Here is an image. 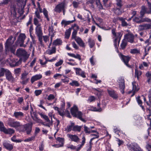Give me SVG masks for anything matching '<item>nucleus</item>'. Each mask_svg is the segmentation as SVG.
Returning <instances> with one entry per match:
<instances>
[{
  "mask_svg": "<svg viewBox=\"0 0 151 151\" xmlns=\"http://www.w3.org/2000/svg\"><path fill=\"white\" fill-rule=\"evenodd\" d=\"M18 9H24L26 3V0H16Z\"/></svg>",
  "mask_w": 151,
  "mask_h": 151,
  "instance_id": "nucleus-14",
  "label": "nucleus"
},
{
  "mask_svg": "<svg viewBox=\"0 0 151 151\" xmlns=\"http://www.w3.org/2000/svg\"><path fill=\"white\" fill-rule=\"evenodd\" d=\"M6 70L3 68H1L0 69V77L3 76L4 73H5Z\"/></svg>",
  "mask_w": 151,
  "mask_h": 151,
  "instance_id": "nucleus-58",
  "label": "nucleus"
},
{
  "mask_svg": "<svg viewBox=\"0 0 151 151\" xmlns=\"http://www.w3.org/2000/svg\"><path fill=\"white\" fill-rule=\"evenodd\" d=\"M67 135L72 141L78 143L80 140V139L77 135L68 134Z\"/></svg>",
  "mask_w": 151,
  "mask_h": 151,
  "instance_id": "nucleus-20",
  "label": "nucleus"
},
{
  "mask_svg": "<svg viewBox=\"0 0 151 151\" xmlns=\"http://www.w3.org/2000/svg\"><path fill=\"white\" fill-rule=\"evenodd\" d=\"M116 5L118 7H121L122 6V0H116Z\"/></svg>",
  "mask_w": 151,
  "mask_h": 151,
  "instance_id": "nucleus-54",
  "label": "nucleus"
},
{
  "mask_svg": "<svg viewBox=\"0 0 151 151\" xmlns=\"http://www.w3.org/2000/svg\"><path fill=\"white\" fill-rule=\"evenodd\" d=\"M21 71V69L20 68H17L14 70V73L16 75L19 74Z\"/></svg>",
  "mask_w": 151,
  "mask_h": 151,
  "instance_id": "nucleus-62",
  "label": "nucleus"
},
{
  "mask_svg": "<svg viewBox=\"0 0 151 151\" xmlns=\"http://www.w3.org/2000/svg\"><path fill=\"white\" fill-rule=\"evenodd\" d=\"M82 126L75 125L74 123L71 122L70 125H68L65 129V130L68 132H69L72 130L74 132H80L81 131Z\"/></svg>",
  "mask_w": 151,
  "mask_h": 151,
  "instance_id": "nucleus-5",
  "label": "nucleus"
},
{
  "mask_svg": "<svg viewBox=\"0 0 151 151\" xmlns=\"http://www.w3.org/2000/svg\"><path fill=\"white\" fill-rule=\"evenodd\" d=\"M84 131L86 133H91V129L89 128H88L85 125L84 126Z\"/></svg>",
  "mask_w": 151,
  "mask_h": 151,
  "instance_id": "nucleus-49",
  "label": "nucleus"
},
{
  "mask_svg": "<svg viewBox=\"0 0 151 151\" xmlns=\"http://www.w3.org/2000/svg\"><path fill=\"white\" fill-rule=\"evenodd\" d=\"M77 43L81 47H85L84 43L83 42L81 39L79 37L75 38V40Z\"/></svg>",
  "mask_w": 151,
  "mask_h": 151,
  "instance_id": "nucleus-24",
  "label": "nucleus"
},
{
  "mask_svg": "<svg viewBox=\"0 0 151 151\" xmlns=\"http://www.w3.org/2000/svg\"><path fill=\"white\" fill-rule=\"evenodd\" d=\"M35 139V136H33L31 137H29L27 139H25L24 141L25 142H29L30 141L34 140Z\"/></svg>",
  "mask_w": 151,
  "mask_h": 151,
  "instance_id": "nucleus-46",
  "label": "nucleus"
},
{
  "mask_svg": "<svg viewBox=\"0 0 151 151\" xmlns=\"http://www.w3.org/2000/svg\"><path fill=\"white\" fill-rule=\"evenodd\" d=\"M8 125L11 127L16 128L18 127H21V125L19 122L15 121L14 120L10 119L9 120L8 122Z\"/></svg>",
  "mask_w": 151,
  "mask_h": 151,
  "instance_id": "nucleus-13",
  "label": "nucleus"
},
{
  "mask_svg": "<svg viewBox=\"0 0 151 151\" xmlns=\"http://www.w3.org/2000/svg\"><path fill=\"white\" fill-rule=\"evenodd\" d=\"M76 74L78 75H80L81 74L82 70L80 68H75Z\"/></svg>",
  "mask_w": 151,
  "mask_h": 151,
  "instance_id": "nucleus-59",
  "label": "nucleus"
},
{
  "mask_svg": "<svg viewBox=\"0 0 151 151\" xmlns=\"http://www.w3.org/2000/svg\"><path fill=\"white\" fill-rule=\"evenodd\" d=\"M56 125L55 128L56 129V132L55 133V134L59 131V127H58V126L60 123V121L59 120L56 119Z\"/></svg>",
  "mask_w": 151,
  "mask_h": 151,
  "instance_id": "nucleus-53",
  "label": "nucleus"
},
{
  "mask_svg": "<svg viewBox=\"0 0 151 151\" xmlns=\"http://www.w3.org/2000/svg\"><path fill=\"white\" fill-rule=\"evenodd\" d=\"M26 37V36L25 34L21 33L18 36L17 42L16 43V45L19 44L20 47H26L27 46L26 45L23 44Z\"/></svg>",
  "mask_w": 151,
  "mask_h": 151,
  "instance_id": "nucleus-7",
  "label": "nucleus"
},
{
  "mask_svg": "<svg viewBox=\"0 0 151 151\" xmlns=\"http://www.w3.org/2000/svg\"><path fill=\"white\" fill-rule=\"evenodd\" d=\"M107 91L109 96L114 99H117L118 98V94L114 90L107 89Z\"/></svg>",
  "mask_w": 151,
  "mask_h": 151,
  "instance_id": "nucleus-16",
  "label": "nucleus"
},
{
  "mask_svg": "<svg viewBox=\"0 0 151 151\" xmlns=\"http://www.w3.org/2000/svg\"><path fill=\"white\" fill-rule=\"evenodd\" d=\"M24 10H11L12 14L17 18H19L24 14Z\"/></svg>",
  "mask_w": 151,
  "mask_h": 151,
  "instance_id": "nucleus-17",
  "label": "nucleus"
},
{
  "mask_svg": "<svg viewBox=\"0 0 151 151\" xmlns=\"http://www.w3.org/2000/svg\"><path fill=\"white\" fill-rule=\"evenodd\" d=\"M43 12L44 15L45 16V17L47 18V20L48 21H49L50 20V19L48 18V12H47V10H43Z\"/></svg>",
  "mask_w": 151,
  "mask_h": 151,
  "instance_id": "nucleus-55",
  "label": "nucleus"
},
{
  "mask_svg": "<svg viewBox=\"0 0 151 151\" xmlns=\"http://www.w3.org/2000/svg\"><path fill=\"white\" fill-rule=\"evenodd\" d=\"M36 42L33 41H31L30 42L29 48L30 50H32L33 51H34V49L33 47L35 45Z\"/></svg>",
  "mask_w": 151,
  "mask_h": 151,
  "instance_id": "nucleus-45",
  "label": "nucleus"
},
{
  "mask_svg": "<svg viewBox=\"0 0 151 151\" xmlns=\"http://www.w3.org/2000/svg\"><path fill=\"white\" fill-rule=\"evenodd\" d=\"M97 106L98 109H97L96 108H95L94 109L93 111H102V109L100 107V104H98Z\"/></svg>",
  "mask_w": 151,
  "mask_h": 151,
  "instance_id": "nucleus-61",
  "label": "nucleus"
},
{
  "mask_svg": "<svg viewBox=\"0 0 151 151\" xmlns=\"http://www.w3.org/2000/svg\"><path fill=\"white\" fill-rule=\"evenodd\" d=\"M30 114L31 117L34 120L37 122H39L40 119H38L36 113L34 111L32 107L31 109Z\"/></svg>",
  "mask_w": 151,
  "mask_h": 151,
  "instance_id": "nucleus-19",
  "label": "nucleus"
},
{
  "mask_svg": "<svg viewBox=\"0 0 151 151\" xmlns=\"http://www.w3.org/2000/svg\"><path fill=\"white\" fill-rule=\"evenodd\" d=\"M57 140L60 143L59 145H58V146L57 147H62L63 146V144L64 143V139L60 137H58L57 138Z\"/></svg>",
  "mask_w": 151,
  "mask_h": 151,
  "instance_id": "nucleus-32",
  "label": "nucleus"
},
{
  "mask_svg": "<svg viewBox=\"0 0 151 151\" xmlns=\"http://www.w3.org/2000/svg\"><path fill=\"white\" fill-rule=\"evenodd\" d=\"M32 124H27L24 125H22L20 128L21 130L23 132L26 131L27 134H29L32 131Z\"/></svg>",
  "mask_w": 151,
  "mask_h": 151,
  "instance_id": "nucleus-9",
  "label": "nucleus"
},
{
  "mask_svg": "<svg viewBox=\"0 0 151 151\" xmlns=\"http://www.w3.org/2000/svg\"><path fill=\"white\" fill-rule=\"evenodd\" d=\"M13 61L12 63L10 64V65L12 67H15L18 66L21 63V62L22 61L20 59L17 61V60H15V59H13Z\"/></svg>",
  "mask_w": 151,
  "mask_h": 151,
  "instance_id": "nucleus-25",
  "label": "nucleus"
},
{
  "mask_svg": "<svg viewBox=\"0 0 151 151\" xmlns=\"http://www.w3.org/2000/svg\"><path fill=\"white\" fill-rule=\"evenodd\" d=\"M56 52V48L55 47H53L52 49L47 51V53L49 55H51L52 54L55 53Z\"/></svg>",
  "mask_w": 151,
  "mask_h": 151,
  "instance_id": "nucleus-40",
  "label": "nucleus"
},
{
  "mask_svg": "<svg viewBox=\"0 0 151 151\" xmlns=\"http://www.w3.org/2000/svg\"><path fill=\"white\" fill-rule=\"evenodd\" d=\"M93 90L96 91V94L97 95L100 96L101 95V93L103 92V91L100 89L99 88L97 89L96 88H93Z\"/></svg>",
  "mask_w": 151,
  "mask_h": 151,
  "instance_id": "nucleus-48",
  "label": "nucleus"
},
{
  "mask_svg": "<svg viewBox=\"0 0 151 151\" xmlns=\"http://www.w3.org/2000/svg\"><path fill=\"white\" fill-rule=\"evenodd\" d=\"M14 116L17 119L21 118L24 116V114L21 111H15L14 113Z\"/></svg>",
  "mask_w": 151,
  "mask_h": 151,
  "instance_id": "nucleus-26",
  "label": "nucleus"
},
{
  "mask_svg": "<svg viewBox=\"0 0 151 151\" xmlns=\"http://www.w3.org/2000/svg\"><path fill=\"white\" fill-rule=\"evenodd\" d=\"M119 19L122 22V26L125 27L128 25V24L125 20V19L122 17L119 18Z\"/></svg>",
  "mask_w": 151,
  "mask_h": 151,
  "instance_id": "nucleus-39",
  "label": "nucleus"
},
{
  "mask_svg": "<svg viewBox=\"0 0 151 151\" xmlns=\"http://www.w3.org/2000/svg\"><path fill=\"white\" fill-rule=\"evenodd\" d=\"M42 78V76L40 74L36 75L33 76L31 79L32 83H33L35 81L40 79Z\"/></svg>",
  "mask_w": 151,
  "mask_h": 151,
  "instance_id": "nucleus-23",
  "label": "nucleus"
},
{
  "mask_svg": "<svg viewBox=\"0 0 151 151\" xmlns=\"http://www.w3.org/2000/svg\"><path fill=\"white\" fill-rule=\"evenodd\" d=\"M71 33V29H69L66 30L65 33V38L68 39Z\"/></svg>",
  "mask_w": 151,
  "mask_h": 151,
  "instance_id": "nucleus-38",
  "label": "nucleus"
},
{
  "mask_svg": "<svg viewBox=\"0 0 151 151\" xmlns=\"http://www.w3.org/2000/svg\"><path fill=\"white\" fill-rule=\"evenodd\" d=\"M35 33L37 35L41 45L44 46V45L43 43L42 40V28L40 25H38L36 26L35 29Z\"/></svg>",
  "mask_w": 151,
  "mask_h": 151,
  "instance_id": "nucleus-6",
  "label": "nucleus"
},
{
  "mask_svg": "<svg viewBox=\"0 0 151 151\" xmlns=\"http://www.w3.org/2000/svg\"><path fill=\"white\" fill-rule=\"evenodd\" d=\"M95 0H89L87 1L86 3L88 4H90L89 5V8L92 9L94 8L93 3L94 2ZM96 4L99 9H103V6L100 3L99 0H96Z\"/></svg>",
  "mask_w": 151,
  "mask_h": 151,
  "instance_id": "nucleus-8",
  "label": "nucleus"
},
{
  "mask_svg": "<svg viewBox=\"0 0 151 151\" xmlns=\"http://www.w3.org/2000/svg\"><path fill=\"white\" fill-rule=\"evenodd\" d=\"M95 98L94 96H90L88 100V101L91 102L95 100Z\"/></svg>",
  "mask_w": 151,
  "mask_h": 151,
  "instance_id": "nucleus-63",
  "label": "nucleus"
},
{
  "mask_svg": "<svg viewBox=\"0 0 151 151\" xmlns=\"http://www.w3.org/2000/svg\"><path fill=\"white\" fill-rule=\"evenodd\" d=\"M28 74V72L24 71V72L22 74V76L21 77V79L22 80H24L27 79V77Z\"/></svg>",
  "mask_w": 151,
  "mask_h": 151,
  "instance_id": "nucleus-44",
  "label": "nucleus"
},
{
  "mask_svg": "<svg viewBox=\"0 0 151 151\" xmlns=\"http://www.w3.org/2000/svg\"><path fill=\"white\" fill-rule=\"evenodd\" d=\"M55 98V97L53 94H50L48 96L47 98V99L50 101H51L52 100L54 99Z\"/></svg>",
  "mask_w": 151,
  "mask_h": 151,
  "instance_id": "nucleus-57",
  "label": "nucleus"
},
{
  "mask_svg": "<svg viewBox=\"0 0 151 151\" xmlns=\"http://www.w3.org/2000/svg\"><path fill=\"white\" fill-rule=\"evenodd\" d=\"M69 84L72 86H78L79 85V83L77 81H73L72 82L70 83Z\"/></svg>",
  "mask_w": 151,
  "mask_h": 151,
  "instance_id": "nucleus-43",
  "label": "nucleus"
},
{
  "mask_svg": "<svg viewBox=\"0 0 151 151\" xmlns=\"http://www.w3.org/2000/svg\"><path fill=\"white\" fill-rule=\"evenodd\" d=\"M77 32L76 30H74L72 32V38L73 39H75V38H76L78 37L76 36V35L77 34Z\"/></svg>",
  "mask_w": 151,
  "mask_h": 151,
  "instance_id": "nucleus-60",
  "label": "nucleus"
},
{
  "mask_svg": "<svg viewBox=\"0 0 151 151\" xmlns=\"http://www.w3.org/2000/svg\"><path fill=\"white\" fill-rule=\"evenodd\" d=\"M119 56L121 59L123 61L125 65L129 67H131V66L128 64V62L130 59V57L123 55L121 53L119 54Z\"/></svg>",
  "mask_w": 151,
  "mask_h": 151,
  "instance_id": "nucleus-15",
  "label": "nucleus"
},
{
  "mask_svg": "<svg viewBox=\"0 0 151 151\" xmlns=\"http://www.w3.org/2000/svg\"><path fill=\"white\" fill-rule=\"evenodd\" d=\"M91 137L93 136V137L91 139L89 142V148L90 149H91L92 147V140L95 138H99V135H98V133L97 134H92L91 135Z\"/></svg>",
  "mask_w": 151,
  "mask_h": 151,
  "instance_id": "nucleus-27",
  "label": "nucleus"
},
{
  "mask_svg": "<svg viewBox=\"0 0 151 151\" xmlns=\"http://www.w3.org/2000/svg\"><path fill=\"white\" fill-rule=\"evenodd\" d=\"M5 129V128L4 126L3 123L1 122H0V131L3 132Z\"/></svg>",
  "mask_w": 151,
  "mask_h": 151,
  "instance_id": "nucleus-56",
  "label": "nucleus"
},
{
  "mask_svg": "<svg viewBox=\"0 0 151 151\" xmlns=\"http://www.w3.org/2000/svg\"><path fill=\"white\" fill-rule=\"evenodd\" d=\"M39 115L40 116L41 118L43 119L46 122H50V120L49 119L48 117L42 113H39Z\"/></svg>",
  "mask_w": 151,
  "mask_h": 151,
  "instance_id": "nucleus-34",
  "label": "nucleus"
},
{
  "mask_svg": "<svg viewBox=\"0 0 151 151\" xmlns=\"http://www.w3.org/2000/svg\"><path fill=\"white\" fill-rule=\"evenodd\" d=\"M131 151H143L139 146L137 143H133L127 145Z\"/></svg>",
  "mask_w": 151,
  "mask_h": 151,
  "instance_id": "nucleus-10",
  "label": "nucleus"
},
{
  "mask_svg": "<svg viewBox=\"0 0 151 151\" xmlns=\"http://www.w3.org/2000/svg\"><path fill=\"white\" fill-rule=\"evenodd\" d=\"M146 76L147 78V82L150 83L151 82V73L149 72H147L146 74Z\"/></svg>",
  "mask_w": 151,
  "mask_h": 151,
  "instance_id": "nucleus-41",
  "label": "nucleus"
},
{
  "mask_svg": "<svg viewBox=\"0 0 151 151\" xmlns=\"http://www.w3.org/2000/svg\"><path fill=\"white\" fill-rule=\"evenodd\" d=\"M3 132L5 134H12L15 132L14 130L12 129L9 128L6 129L5 128Z\"/></svg>",
  "mask_w": 151,
  "mask_h": 151,
  "instance_id": "nucleus-30",
  "label": "nucleus"
},
{
  "mask_svg": "<svg viewBox=\"0 0 151 151\" xmlns=\"http://www.w3.org/2000/svg\"><path fill=\"white\" fill-rule=\"evenodd\" d=\"M111 32L114 36L113 38H114V42L115 47V48H117V42H118V45H119L122 35L120 32H116L115 29H114L112 30Z\"/></svg>",
  "mask_w": 151,
  "mask_h": 151,
  "instance_id": "nucleus-4",
  "label": "nucleus"
},
{
  "mask_svg": "<svg viewBox=\"0 0 151 151\" xmlns=\"http://www.w3.org/2000/svg\"><path fill=\"white\" fill-rule=\"evenodd\" d=\"M142 73L141 71L138 70L137 69H135V77H137L138 80L139 79V77L142 75Z\"/></svg>",
  "mask_w": 151,
  "mask_h": 151,
  "instance_id": "nucleus-35",
  "label": "nucleus"
},
{
  "mask_svg": "<svg viewBox=\"0 0 151 151\" xmlns=\"http://www.w3.org/2000/svg\"><path fill=\"white\" fill-rule=\"evenodd\" d=\"M145 30L149 29L151 28V24H143Z\"/></svg>",
  "mask_w": 151,
  "mask_h": 151,
  "instance_id": "nucleus-52",
  "label": "nucleus"
},
{
  "mask_svg": "<svg viewBox=\"0 0 151 151\" xmlns=\"http://www.w3.org/2000/svg\"><path fill=\"white\" fill-rule=\"evenodd\" d=\"M11 140L13 142H21V141L20 140H18L16 139V137L15 136H14L11 138Z\"/></svg>",
  "mask_w": 151,
  "mask_h": 151,
  "instance_id": "nucleus-64",
  "label": "nucleus"
},
{
  "mask_svg": "<svg viewBox=\"0 0 151 151\" xmlns=\"http://www.w3.org/2000/svg\"><path fill=\"white\" fill-rule=\"evenodd\" d=\"M74 20L71 21H66L65 20H63L61 22V24L62 25L64 24V27H65L66 25H68L70 23H73L75 20L74 17Z\"/></svg>",
  "mask_w": 151,
  "mask_h": 151,
  "instance_id": "nucleus-31",
  "label": "nucleus"
},
{
  "mask_svg": "<svg viewBox=\"0 0 151 151\" xmlns=\"http://www.w3.org/2000/svg\"><path fill=\"white\" fill-rule=\"evenodd\" d=\"M130 52L132 54H138L140 53V51L137 49H131L130 50Z\"/></svg>",
  "mask_w": 151,
  "mask_h": 151,
  "instance_id": "nucleus-36",
  "label": "nucleus"
},
{
  "mask_svg": "<svg viewBox=\"0 0 151 151\" xmlns=\"http://www.w3.org/2000/svg\"><path fill=\"white\" fill-rule=\"evenodd\" d=\"M119 86V88L121 92L123 94L124 93L125 88V83L124 78L122 77H120L117 81Z\"/></svg>",
  "mask_w": 151,
  "mask_h": 151,
  "instance_id": "nucleus-11",
  "label": "nucleus"
},
{
  "mask_svg": "<svg viewBox=\"0 0 151 151\" xmlns=\"http://www.w3.org/2000/svg\"><path fill=\"white\" fill-rule=\"evenodd\" d=\"M48 122V123L46 124H45L43 122L42 123V124L44 126H47V127H50L52 125L53 123L52 119V120H51V121H50V122Z\"/></svg>",
  "mask_w": 151,
  "mask_h": 151,
  "instance_id": "nucleus-50",
  "label": "nucleus"
},
{
  "mask_svg": "<svg viewBox=\"0 0 151 151\" xmlns=\"http://www.w3.org/2000/svg\"><path fill=\"white\" fill-rule=\"evenodd\" d=\"M83 140L82 142V144L79 145L78 146L79 147L77 149V151H78L84 145L85 142V137H83L82 138Z\"/></svg>",
  "mask_w": 151,
  "mask_h": 151,
  "instance_id": "nucleus-42",
  "label": "nucleus"
},
{
  "mask_svg": "<svg viewBox=\"0 0 151 151\" xmlns=\"http://www.w3.org/2000/svg\"><path fill=\"white\" fill-rule=\"evenodd\" d=\"M88 42L90 48H92L95 45V42L93 40L89 38L88 39Z\"/></svg>",
  "mask_w": 151,
  "mask_h": 151,
  "instance_id": "nucleus-33",
  "label": "nucleus"
},
{
  "mask_svg": "<svg viewBox=\"0 0 151 151\" xmlns=\"http://www.w3.org/2000/svg\"><path fill=\"white\" fill-rule=\"evenodd\" d=\"M90 62L92 65H94L96 63V59L93 56L89 59Z\"/></svg>",
  "mask_w": 151,
  "mask_h": 151,
  "instance_id": "nucleus-47",
  "label": "nucleus"
},
{
  "mask_svg": "<svg viewBox=\"0 0 151 151\" xmlns=\"http://www.w3.org/2000/svg\"><path fill=\"white\" fill-rule=\"evenodd\" d=\"M125 38L127 40V41L131 43L134 42V36L131 33H129L124 35Z\"/></svg>",
  "mask_w": 151,
  "mask_h": 151,
  "instance_id": "nucleus-18",
  "label": "nucleus"
},
{
  "mask_svg": "<svg viewBox=\"0 0 151 151\" xmlns=\"http://www.w3.org/2000/svg\"><path fill=\"white\" fill-rule=\"evenodd\" d=\"M127 41L125 39L123 40L120 45V49L124 50L127 45Z\"/></svg>",
  "mask_w": 151,
  "mask_h": 151,
  "instance_id": "nucleus-28",
  "label": "nucleus"
},
{
  "mask_svg": "<svg viewBox=\"0 0 151 151\" xmlns=\"http://www.w3.org/2000/svg\"><path fill=\"white\" fill-rule=\"evenodd\" d=\"M151 21V20L150 19L148 18H145L143 19L142 20H139V21H137V23H140L142 22H150Z\"/></svg>",
  "mask_w": 151,
  "mask_h": 151,
  "instance_id": "nucleus-51",
  "label": "nucleus"
},
{
  "mask_svg": "<svg viewBox=\"0 0 151 151\" xmlns=\"http://www.w3.org/2000/svg\"><path fill=\"white\" fill-rule=\"evenodd\" d=\"M5 76L6 79L9 81L11 82H14L16 81V78H14L12 76L11 72L8 70H6Z\"/></svg>",
  "mask_w": 151,
  "mask_h": 151,
  "instance_id": "nucleus-12",
  "label": "nucleus"
},
{
  "mask_svg": "<svg viewBox=\"0 0 151 151\" xmlns=\"http://www.w3.org/2000/svg\"><path fill=\"white\" fill-rule=\"evenodd\" d=\"M133 87H132V91H133V94L132 96L134 95L135 93L138 91L139 89V88L138 87H137L136 84V83L135 82H134L132 83Z\"/></svg>",
  "mask_w": 151,
  "mask_h": 151,
  "instance_id": "nucleus-29",
  "label": "nucleus"
},
{
  "mask_svg": "<svg viewBox=\"0 0 151 151\" xmlns=\"http://www.w3.org/2000/svg\"><path fill=\"white\" fill-rule=\"evenodd\" d=\"M62 43V41L60 39H57L54 41L53 44L55 45H61Z\"/></svg>",
  "mask_w": 151,
  "mask_h": 151,
  "instance_id": "nucleus-37",
  "label": "nucleus"
},
{
  "mask_svg": "<svg viewBox=\"0 0 151 151\" xmlns=\"http://www.w3.org/2000/svg\"><path fill=\"white\" fill-rule=\"evenodd\" d=\"M16 55L20 58V59L24 62H26L29 56L27 52L22 48H19L17 50Z\"/></svg>",
  "mask_w": 151,
  "mask_h": 151,
  "instance_id": "nucleus-2",
  "label": "nucleus"
},
{
  "mask_svg": "<svg viewBox=\"0 0 151 151\" xmlns=\"http://www.w3.org/2000/svg\"><path fill=\"white\" fill-rule=\"evenodd\" d=\"M66 4L65 1L61 2L57 4L56 7V9H64Z\"/></svg>",
  "mask_w": 151,
  "mask_h": 151,
  "instance_id": "nucleus-22",
  "label": "nucleus"
},
{
  "mask_svg": "<svg viewBox=\"0 0 151 151\" xmlns=\"http://www.w3.org/2000/svg\"><path fill=\"white\" fill-rule=\"evenodd\" d=\"M16 40V37L13 38L12 36H10L6 40L4 44L5 53L7 55L10 52L14 53L15 51V48L13 44Z\"/></svg>",
  "mask_w": 151,
  "mask_h": 151,
  "instance_id": "nucleus-1",
  "label": "nucleus"
},
{
  "mask_svg": "<svg viewBox=\"0 0 151 151\" xmlns=\"http://www.w3.org/2000/svg\"><path fill=\"white\" fill-rule=\"evenodd\" d=\"M4 147L9 151L13 149L12 145L8 141H4L3 143Z\"/></svg>",
  "mask_w": 151,
  "mask_h": 151,
  "instance_id": "nucleus-21",
  "label": "nucleus"
},
{
  "mask_svg": "<svg viewBox=\"0 0 151 151\" xmlns=\"http://www.w3.org/2000/svg\"><path fill=\"white\" fill-rule=\"evenodd\" d=\"M70 112L73 116L78 117L83 122H86L85 119L82 118V114L81 111H78V109L76 106L75 105L71 108Z\"/></svg>",
  "mask_w": 151,
  "mask_h": 151,
  "instance_id": "nucleus-3",
  "label": "nucleus"
}]
</instances>
